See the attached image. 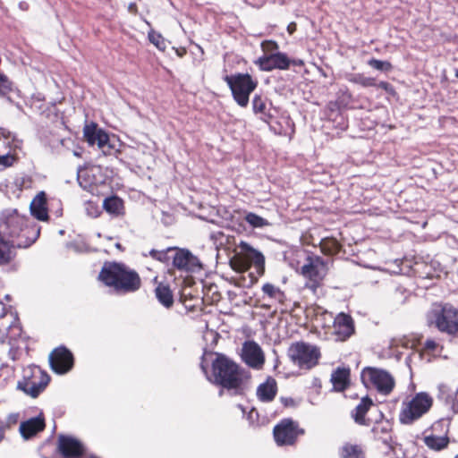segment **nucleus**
Listing matches in <instances>:
<instances>
[{
  "label": "nucleus",
  "instance_id": "a878e982",
  "mask_svg": "<svg viewBox=\"0 0 458 458\" xmlns=\"http://www.w3.org/2000/svg\"><path fill=\"white\" fill-rule=\"evenodd\" d=\"M373 403L372 400L369 397H363L361 398L359 404L354 408V410L352 411L351 415L352 418L354 420V421L359 425H369L365 415L367 414L368 411L372 406Z\"/></svg>",
  "mask_w": 458,
  "mask_h": 458
},
{
  "label": "nucleus",
  "instance_id": "f3484780",
  "mask_svg": "<svg viewBox=\"0 0 458 458\" xmlns=\"http://www.w3.org/2000/svg\"><path fill=\"white\" fill-rule=\"evenodd\" d=\"M174 266L179 270L195 271L201 267L199 260L188 250H179L173 259Z\"/></svg>",
  "mask_w": 458,
  "mask_h": 458
},
{
  "label": "nucleus",
  "instance_id": "4d7b16f0",
  "mask_svg": "<svg viewBox=\"0 0 458 458\" xmlns=\"http://www.w3.org/2000/svg\"><path fill=\"white\" fill-rule=\"evenodd\" d=\"M292 63L295 65H302L303 64V62L301 60H293V61H291V64Z\"/></svg>",
  "mask_w": 458,
  "mask_h": 458
},
{
  "label": "nucleus",
  "instance_id": "7c9ffc66",
  "mask_svg": "<svg viewBox=\"0 0 458 458\" xmlns=\"http://www.w3.org/2000/svg\"><path fill=\"white\" fill-rule=\"evenodd\" d=\"M341 458H363V451L358 445H344L340 453Z\"/></svg>",
  "mask_w": 458,
  "mask_h": 458
},
{
  "label": "nucleus",
  "instance_id": "de8ad7c7",
  "mask_svg": "<svg viewBox=\"0 0 458 458\" xmlns=\"http://www.w3.org/2000/svg\"><path fill=\"white\" fill-rule=\"evenodd\" d=\"M5 424L0 421V443L4 438Z\"/></svg>",
  "mask_w": 458,
  "mask_h": 458
},
{
  "label": "nucleus",
  "instance_id": "dca6fc26",
  "mask_svg": "<svg viewBox=\"0 0 458 458\" xmlns=\"http://www.w3.org/2000/svg\"><path fill=\"white\" fill-rule=\"evenodd\" d=\"M58 450L65 458H76L83 454V445L72 437L61 435L58 437Z\"/></svg>",
  "mask_w": 458,
  "mask_h": 458
},
{
  "label": "nucleus",
  "instance_id": "c756f323",
  "mask_svg": "<svg viewBox=\"0 0 458 458\" xmlns=\"http://www.w3.org/2000/svg\"><path fill=\"white\" fill-rule=\"evenodd\" d=\"M321 251L326 255H335L340 250V243L334 238H324L320 242Z\"/></svg>",
  "mask_w": 458,
  "mask_h": 458
},
{
  "label": "nucleus",
  "instance_id": "6e6d98bb",
  "mask_svg": "<svg viewBox=\"0 0 458 458\" xmlns=\"http://www.w3.org/2000/svg\"><path fill=\"white\" fill-rule=\"evenodd\" d=\"M13 146L15 148H21V142L13 138Z\"/></svg>",
  "mask_w": 458,
  "mask_h": 458
},
{
  "label": "nucleus",
  "instance_id": "c85d7f7f",
  "mask_svg": "<svg viewBox=\"0 0 458 458\" xmlns=\"http://www.w3.org/2000/svg\"><path fill=\"white\" fill-rule=\"evenodd\" d=\"M425 445L436 451H440L447 446L449 443V439L445 436H435V435H428L426 436L423 439Z\"/></svg>",
  "mask_w": 458,
  "mask_h": 458
},
{
  "label": "nucleus",
  "instance_id": "9d476101",
  "mask_svg": "<svg viewBox=\"0 0 458 458\" xmlns=\"http://www.w3.org/2000/svg\"><path fill=\"white\" fill-rule=\"evenodd\" d=\"M360 378L367 387L372 386L384 395H388L395 385L394 379L389 372L377 368L363 369Z\"/></svg>",
  "mask_w": 458,
  "mask_h": 458
},
{
  "label": "nucleus",
  "instance_id": "4468645a",
  "mask_svg": "<svg viewBox=\"0 0 458 458\" xmlns=\"http://www.w3.org/2000/svg\"><path fill=\"white\" fill-rule=\"evenodd\" d=\"M242 357L244 362L251 368L260 369L265 362V356L260 346L254 341L243 344Z\"/></svg>",
  "mask_w": 458,
  "mask_h": 458
},
{
  "label": "nucleus",
  "instance_id": "a18cd8bd",
  "mask_svg": "<svg viewBox=\"0 0 458 458\" xmlns=\"http://www.w3.org/2000/svg\"><path fill=\"white\" fill-rule=\"evenodd\" d=\"M262 47L264 51H272L278 48V46L276 43L272 41H266L262 43Z\"/></svg>",
  "mask_w": 458,
  "mask_h": 458
},
{
  "label": "nucleus",
  "instance_id": "603ef678",
  "mask_svg": "<svg viewBox=\"0 0 458 458\" xmlns=\"http://www.w3.org/2000/svg\"><path fill=\"white\" fill-rule=\"evenodd\" d=\"M295 30H296V24L295 23H291L287 27V30H288V32L290 34H293Z\"/></svg>",
  "mask_w": 458,
  "mask_h": 458
},
{
  "label": "nucleus",
  "instance_id": "052dcab7",
  "mask_svg": "<svg viewBox=\"0 0 458 458\" xmlns=\"http://www.w3.org/2000/svg\"><path fill=\"white\" fill-rule=\"evenodd\" d=\"M201 369H203V371L206 373V369L204 367V365H201Z\"/></svg>",
  "mask_w": 458,
  "mask_h": 458
},
{
  "label": "nucleus",
  "instance_id": "e2e57ef3",
  "mask_svg": "<svg viewBox=\"0 0 458 458\" xmlns=\"http://www.w3.org/2000/svg\"><path fill=\"white\" fill-rule=\"evenodd\" d=\"M455 458H458V456H456Z\"/></svg>",
  "mask_w": 458,
  "mask_h": 458
},
{
  "label": "nucleus",
  "instance_id": "4be33fe9",
  "mask_svg": "<svg viewBox=\"0 0 458 458\" xmlns=\"http://www.w3.org/2000/svg\"><path fill=\"white\" fill-rule=\"evenodd\" d=\"M45 428V421L41 416L31 418L20 425V432L25 439L35 436Z\"/></svg>",
  "mask_w": 458,
  "mask_h": 458
},
{
  "label": "nucleus",
  "instance_id": "1a4fd4ad",
  "mask_svg": "<svg viewBox=\"0 0 458 458\" xmlns=\"http://www.w3.org/2000/svg\"><path fill=\"white\" fill-rule=\"evenodd\" d=\"M241 253L236 254L231 260L230 264L233 270L243 272L249 269L250 265H254L257 271L260 274L264 272L265 259L258 250L250 247L247 242L240 243Z\"/></svg>",
  "mask_w": 458,
  "mask_h": 458
},
{
  "label": "nucleus",
  "instance_id": "b1692460",
  "mask_svg": "<svg viewBox=\"0 0 458 458\" xmlns=\"http://www.w3.org/2000/svg\"><path fill=\"white\" fill-rule=\"evenodd\" d=\"M83 136L90 146H94L95 144L98 145L103 142L104 140H108V134L103 130L98 129V125L94 123L84 126Z\"/></svg>",
  "mask_w": 458,
  "mask_h": 458
},
{
  "label": "nucleus",
  "instance_id": "a19ab883",
  "mask_svg": "<svg viewBox=\"0 0 458 458\" xmlns=\"http://www.w3.org/2000/svg\"><path fill=\"white\" fill-rule=\"evenodd\" d=\"M11 91V82L7 77L0 73V96H5Z\"/></svg>",
  "mask_w": 458,
  "mask_h": 458
},
{
  "label": "nucleus",
  "instance_id": "37998d69",
  "mask_svg": "<svg viewBox=\"0 0 458 458\" xmlns=\"http://www.w3.org/2000/svg\"><path fill=\"white\" fill-rule=\"evenodd\" d=\"M210 239L213 241L214 244H222L223 243V238L225 237V234L222 231H216L212 232L209 235Z\"/></svg>",
  "mask_w": 458,
  "mask_h": 458
},
{
  "label": "nucleus",
  "instance_id": "39448f33",
  "mask_svg": "<svg viewBox=\"0 0 458 458\" xmlns=\"http://www.w3.org/2000/svg\"><path fill=\"white\" fill-rule=\"evenodd\" d=\"M224 81L231 89L234 101L242 107L249 104L250 95L258 86V81L253 80L249 73H236L226 75Z\"/></svg>",
  "mask_w": 458,
  "mask_h": 458
},
{
  "label": "nucleus",
  "instance_id": "9b49d317",
  "mask_svg": "<svg viewBox=\"0 0 458 458\" xmlns=\"http://www.w3.org/2000/svg\"><path fill=\"white\" fill-rule=\"evenodd\" d=\"M301 274L310 281L309 287L315 291L327 274V263L319 257H308Z\"/></svg>",
  "mask_w": 458,
  "mask_h": 458
},
{
  "label": "nucleus",
  "instance_id": "a211bd4d",
  "mask_svg": "<svg viewBox=\"0 0 458 458\" xmlns=\"http://www.w3.org/2000/svg\"><path fill=\"white\" fill-rule=\"evenodd\" d=\"M33 242L34 240L26 242L13 240L12 242H9L0 235V266L8 264L13 259L14 254L13 248L14 246L26 248L30 246Z\"/></svg>",
  "mask_w": 458,
  "mask_h": 458
},
{
  "label": "nucleus",
  "instance_id": "3c124183",
  "mask_svg": "<svg viewBox=\"0 0 458 458\" xmlns=\"http://www.w3.org/2000/svg\"><path fill=\"white\" fill-rule=\"evenodd\" d=\"M128 10L130 13H135L137 12V5L135 3H131L128 6Z\"/></svg>",
  "mask_w": 458,
  "mask_h": 458
},
{
  "label": "nucleus",
  "instance_id": "2eb2a0df",
  "mask_svg": "<svg viewBox=\"0 0 458 458\" xmlns=\"http://www.w3.org/2000/svg\"><path fill=\"white\" fill-rule=\"evenodd\" d=\"M256 64L262 71H272L274 69L286 70L291 64V60L284 53L276 52L275 54L264 55L259 57Z\"/></svg>",
  "mask_w": 458,
  "mask_h": 458
},
{
  "label": "nucleus",
  "instance_id": "ddd939ff",
  "mask_svg": "<svg viewBox=\"0 0 458 458\" xmlns=\"http://www.w3.org/2000/svg\"><path fill=\"white\" fill-rule=\"evenodd\" d=\"M298 434L297 425L290 420H282L274 428V437L278 445H293Z\"/></svg>",
  "mask_w": 458,
  "mask_h": 458
},
{
  "label": "nucleus",
  "instance_id": "ea45409f",
  "mask_svg": "<svg viewBox=\"0 0 458 458\" xmlns=\"http://www.w3.org/2000/svg\"><path fill=\"white\" fill-rule=\"evenodd\" d=\"M174 250H175V249H174V248H167L166 250H151L149 251V255H150L153 259H157V260H158V261H160V262H164V263H165V262H167V261L169 260V258H168V256H167V253H168L169 251Z\"/></svg>",
  "mask_w": 458,
  "mask_h": 458
},
{
  "label": "nucleus",
  "instance_id": "72a5a7b5",
  "mask_svg": "<svg viewBox=\"0 0 458 458\" xmlns=\"http://www.w3.org/2000/svg\"><path fill=\"white\" fill-rule=\"evenodd\" d=\"M348 81L352 83L360 84L363 87H374L376 86L375 79L365 77L360 73L350 74L347 77Z\"/></svg>",
  "mask_w": 458,
  "mask_h": 458
},
{
  "label": "nucleus",
  "instance_id": "473e14b6",
  "mask_svg": "<svg viewBox=\"0 0 458 458\" xmlns=\"http://www.w3.org/2000/svg\"><path fill=\"white\" fill-rule=\"evenodd\" d=\"M262 292L269 298L282 301L284 298V293L276 285L267 283L262 286Z\"/></svg>",
  "mask_w": 458,
  "mask_h": 458
},
{
  "label": "nucleus",
  "instance_id": "5701e85b",
  "mask_svg": "<svg viewBox=\"0 0 458 458\" xmlns=\"http://www.w3.org/2000/svg\"><path fill=\"white\" fill-rule=\"evenodd\" d=\"M31 215L38 220L46 221L48 219L47 208V198L44 191L39 192L30 203Z\"/></svg>",
  "mask_w": 458,
  "mask_h": 458
},
{
  "label": "nucleus",
  "instance_id": "c9c22d12",
  "mask_svg": "<svg viewBox=\"0 0 458 458\" xmlns=\"http://www.w3.org/2000/svg\"><path fill=\"white\" fill-rule=\"evenodd\" d=\"M245 220L250 225L255 228H262L270 225L267 220L251 212L245 216Z\"/></svg>",
  "mask_w": 458,
  "mask_h": 458
},
{
  "label": "nucleus",
  "instance_id": "f03ea898",
  "mask_svg": "<svg viewBox=\"0 0 458 458\" xmlns=\"http://www.w3.org/2000/svg\"><path fill=\"white\" fill-rule=\"evenodd\" d=\"M212 377L215 384L228 390H238L248 374L225 355L218 353L212 361Z\"/></svg>",
  "mask_w": 458,
  "mask_h": 458
},
{
  "label": "nucleus",
  "instance_id": "4c0bfd02",
  "mask_svg": "<svg viewBox=\"0 0 458 458\" xmlns=\"http://www.w3.org/2000/svg\"><path fill=\"white\" fill-rule=\"evenodd\" d=\"M368 64L377 70L388 72L392 69V64L387 61H381L375 58L369 60Z\"/></svg>",
  "mask_w": 458,
  "mask_h": 458
},
{
  "label": "nucleus",
  "instance_id": "f704fd0d",
  "mask_svg": "<svg viewBox=\"0 0 458 458\" xmlns=\"http://www.w3.org/2000/svg\"><path fill=\"white\" fill-rule=\"evenodd\" d=\"M92 170L89 169H83L80 170L78 172V182L85 190H89L92 184H95V182L93 180H90V177L92 176Z\"/></svg>",
  "mask_w": 458,
  "mask_h": 458
},
{
  "label": "nucleus",
  "instance_id": "412c9836",
  "mask_svg": "<svg viewBox=\"0 0 458 458\" xmlns=\"http://www.w3.org/2000/svg\"><path fill=\"white\" fill-rule=\"evenodd\" d=\"M277 394V384L275 378L268 377L261 383L256 391L258 399L262 403L272 402Z\"/></svg>",
  "mask_w": 458,
  "mask_h": 458
},
{
  "label": "nucleus",
  "instance_id": "0eeeda50",
  "mask_svg": "<svg viewBox=\"0 0 458 458\" xmlns=\"http://www.w3.org/2000/svg\"><path fill=\"white\" fill-rule=\"evenodd\" d=\"M433 398L425 392L416 394L409 402L403 403L399 420L402 424H411L432 407Z\"/></svg>",
  "mask_w": 458,
  "mask_h": 458
},
{
  "label": "nucleus",
  "instance_id": "bb28decb",
  "mask_svg": "<svg viewBox=\"0 0 458 458\" xmlns=\"http://www.w3.org/2000/svg\"><path fill=\"white\" fill-rule=\"evenodd\" d=\"M103 208L107 213L116 216L123 214V201L116 196L105 199Z\"/></svg>",
  "mask_w": 458,
  "mask_h": 458
},
{
  "label": "nucleus",
  "instance_id": "8fccbe9b",
  "mask_svg": "<svg viewBox=\"0 0 458 458\" xmlns=\"http://www.w3.org/2000/svg\"><path fill=\"white\" fill-rule=\"evenodd\" d=\"M453 410L458 412V391L455 394V399L453 402Z\"/></svg>",
  "mask_w": 458,
  "mask_h": 458
},
{
  "label": "nucleus",
  "instance_id": "49530a36",
  "mask_svg": "<svg viewBox=\"0 0 458 458\" xmlns=\"http://www.w3.org/2000/svg\"><path fill=\"white\" fill-rule=\"evenodd\" d=\"M280 400L284 407H293L296 404L292 397H281Z\"/></svg>",
  "mask_w": 458,
  "mask_h": 458
},
{
  "label": "nucleus",
  "instance_id": "680f3d73",
  "mask_svg": "<svg viewBox=\"0 0 458 458\" xmlns=\"http://www.w3.org/2000/svg\"><path fill=\"white\" fill-rule=\"evenodd\" d=\"M455 77L458 79V70L455 71Z\"/></svg>",
  "mask_w": 458,
  "mask_h": 458
},
{
  "label": "nucleus",
  "instance_id": "20e7f679",
  "mask_svg": "<svg viewBox=\"0 0 458 458\" xmlns=\"http://www.w3.org/2000/svg\"><path fill=\"white\" fill-rule=\"evenodd\" d=\"M428 323L449 335L458 333V309L451 304H435L428 313Z\"/></svg>",
  "mask_w": 458,
  "mask_h": 458
},
{
  "label": "nucleus",
  "instance_id": "6ab92c4d",
  "mask_svg": "<svg viewBox=\"0 0 458 458\" xmlns=\"http://www.w3.org/2000/svg\"><path fill=\"white\" fill-rule=\"evenodd\" d=\"M392 426L389 421L376 423L372 428L374 438L380 441L389 451H394V441L392 437Z\"/></svg>",
  "mask_w": 458,
  "mask_h": 458
},
{
  "label": "nucleus",
  "instance_id": "e433bc0d",
  "mask_svg": "<svg viewBox=\"0 0 458 458\" xmlns=\"http://www.w3.org/2000/svg\"><path fill=\"white\" fill-rule=\"evenodd\" d=\"M149 41L155 45L159 50L164 51L166 48V43L161 34L151 30L148 32Z\"/></svg>",
  "mask_w": 458,
  "mask_h": 458
},
{
  "label": "nucleus",
  "instance_id": "bf43d9fd",
  "mask_svg": "<svg viewBox=\"0 0 458 458\" xmlns=\"http://www.w3.org/2000/svg\"><path fill=\"white\" fill-rule=\"evenodd\" d=\"M84 458H98V457L93 456V455H90V456H86V457H84Z\"/></svg>",
  "mask_w": 458,
  "mask_h": 458
},
{
  "label": "nucleus",
  "instance_id": "09e8293b",
  "mask_svg": "<svg viewBox=\"0 0 458 458\" xmlns=\"http://www.w3.org/2000/svg\"><path fill=\"white\" fill-rule=\"evenodd\" d=\"M436 343L433 340H428L425 344V346L428 349L434 350L436 348Z\"/></svg>",
  "mask_w": 458,
  "mask_h": 458
},
{
  "label": "nucleus",
  "instance_id": "6e6552de",
  "mask_svg": "<svg viewBox=\"0 0 458 458\" xmlns=\"http://www.w3.org/2000/svg\"><path fill=\"white\" fill-rule=\"evenodd\" d=\"M288 356L293 363L300 369H310L318 363L319 349L305 342H296L290 345Z\"/></svg>",
  "mask_w": 458,
  "mask_h": 458
},
{
  "label": "nucleus",
  "instance_id": "393cba45",
  "mask_svg": "<svg viewBox=\"0 0 458 458\" xmlns=\"http://www.w3.org/2000/svg\"><path fill=\"white\" fill-rule=\"evenodd\" d=\"M331 382L334 390L344 391L350 384V369L347 368H337L331 375Z\"/></svg>",
  "mask_w": 458,
  "mask_h": 458
},
{
  "label": "nucleus",
  "instance_id": "864d4df0",
  "mask_svg": "<svg viewBox=\"0 0 458 458\" xmlns=\"http://www.w3.org/2000/svg\"><path fill=\"white\" fill-rule=\"evenodd\" d=\"M378 87L381 88V89H384L386 90L388 89V88L390 87V84L388 82H386V81H381L379 84H378Z\"/></svg>",
  "mask_w": 458,
  "mask_h": 458
},
{
  "label": "nucleus",
  "instance_id": "f8f14e48",
  "mask_svg": "<svg viewBox=\"0 0 458 458\" xmlns=\"http://www.w3.org/2000/svg\"><path fill=\"white\" fill-rule=\"evenodd\" d=\"M49 364L55 373L65 374L73 366L72 354L65 347H58L50 353Z\"/></svg>",
  "mask_w": 458,
  "mask_h": 458
},
{
  "label": "nucleus",
  "instance_id": "2f4dec72",
  "mask_svg": "<svg viewBox=\"0 0 458 458\" xmlns=\"http://www.w3.org/2000/svg\"><path fill=\"white\" fill-rule=\"evenodd\" d=\"M252 109L255 114H261V118L264 120L271 117V115L267 113V104L265 99L259 95L254 96L252 99Z\"/></svg>",
  "mask_w": 458,
  "mask_h": 458
},
{
  "label": "nucleus",
  "instance_id": "f257e3e1",
  "mask_svg": "<svg viewBox=\"0 0 458 458\" xmlns=\"http://www.w3.org/2000/svg\"><path fill=\"white\" fill-rule=\"evenodd\" d=\"M98 278L107 286H112L118 293H133L140 289L141 280L138 273L123 264H105Z\"/></svg>",
  "mask_w": 458,
  "mask_h": 458
},
{
  "label": "nucleus",
  "instance_id": "cd10ccee",
  "mask_svg": "<svg viewBox=\"0 0 458 458\" xmlns=\"http://www.w3.org/2000/svg\"><path fill=\"white\" fill-rule=\"evenodd\" d=\"M156 297L161 304L170 308L174 304V297L168 285L159 284L155 290Z\"/></svg>",
  "mask_w": 458,
  "mask_h": 458
},
{
  "label": "nucleus",
  "instance_id": "aec40b11",
  "mask_svg": "<svg viewBox=\"0 0 458 458\" xmlns=\"http://www.w3.org/2000/svg\"><path fill=\"white\" fill-rule=\"evenodd\" d=\"M335 334L341 338L345 339L354 332L353 320L351 316L340 313L334 321Z\"/></svg>",
  "mask_w": 458,
  "mask_h": 458
},
{
  "label": "nucleus",
  "instance_id": "c03bdc74",
  "mask_svg": "<svg viewBox=\"0 0 458 458\" xmlns=\"http://www.w3.org/2000/svg\"><path fill=\"white\" fill-rule=\"evenodd\" d=\"M449 388L445 385L439 386L440 397L445 398L446 401L451 397V394L448 393Z\"/></svg>",
  "mask_w": 458,
  "mask_h": 458
},
{
  "label": "nucleus",
  "instance_id": "7ed1b4c3",
  "mask_svg": "<svg viewBox=\"0 0 458 458\" xmlns=\"http://www.w3.org/2000/svg\"><path fill=\"white\" fill-rule=\"evenodd\" d=\"M26 223V218L20 216L16 210L4 214L0 222V235L3 238H17V241H21L20 238L22 237L26 238L24 242L30 240L35 241L39 231L34 227L27 226Z\"/></svg>",
  "mask_w": 458,
  "mask_h": 458
},
{
  "label": "nucleus",
  "instance_id": "423d86ee",
  "mask_svg": "<svg viewBox=\"0 0 458 458\" xmlns=\"http://www.w3.org/2000/svg\"><path fill=\"white\" fill-rule=\"evenodd\" d=\"M49 376L38 366L30 365L22 370V379L18 381L17 387L31 397H37L48 385Z\"/></svg>",
  "mask_w": 458,
  "mask_h": 458
},
{
  "label": "nucleus",
  "instance_id": "58836bf2",
  "mask_svg": "<svg viewBox=\"0 0 458 458\" xmlns=\"http://www.w3.org/2000/svg\"><path fill=\"white\" fill-rule=\"evenodd\" d=\"M17 160L18 158L14 154L0 155V169L13 166Z\"/></svg>",
  "mask_w": 458,
  "mask_h": 458
},
{
  "label": "nucleus",
  "instance_id": "5fc2aeb1",
  "mask_svg": "<svg viewBox=\"0 0 458 458\" xmlns=\"http://www.w3.org/2000/svg\"><path fill=\"white\" fill-rule=\"evenodd\" d=\"M1 134H2V135H3V137H4V138H5L6 140H8V139H10V138H11V132H10V131H7V132H6V131H3Z\"/></svg>",
  "mask_w": 458,
  "mask_h": 458
},
{
  "label": "nucleus",
  "instance_id": "13d9d810",
  "mask_svg": "<svg viewBox=\"0 0 458 458\" xmlns=\"http://www.w3.org/2000/svg\"><path fill=\"white\" fill-rule=\"evenodd\" d=\"M184 53H185V50H182V51H177V54L180 56H182Z\"/></svg>",
  "mask_w": 458,
  "mask_h": 458
},
{
  "label": "nucleus",
  "instance_id": "79ce46f5",
  "mask_svg": "<svg viewBox=\"0 0 458 458\" xmlns=\"http://www.w3.org/2000/svg\"><path fill=\"white\" fill-rule=\"evenodd\" d=\"M98 148L102 151L105 156L112 155L114 150V146L111 144L110 140H104L103 142L98 145Z\"/></svg>",
  "mask_w": 458,
  "mask_h": 458
}]
</instances>
